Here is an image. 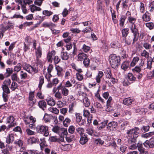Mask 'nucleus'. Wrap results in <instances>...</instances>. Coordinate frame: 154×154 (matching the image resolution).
Instances as JSON below:
<instances>
[{"instance_id":"f03ea898","label":"nucleus","mask_w":154,"mask_h":154,"mask_svg":"<svg viewBox=\"0 0 154 154\" xmlns=\"http://www.w3.org/2000/svg\"><path fill=\"white\" fill-rule=\"evenodd\" d=\"M36 132L43 134L45 137L48 136L49 133L48 127L44 125H38L35 127Z\"/></svg>"},{"instance_id":"9d476101","label":"nucleus","mask_w":154,"mask_h":154,"mask_svg":"<svg viewBox=\"0 0 154 154\" xmlns=\"http://www.w3.org/2000/svg\"><path fill=\"white\" fill-rule=\"evenodd\" d=\"M124 40L125 44L128 45H130L131 44L133 45L137 41H135L133 42V37L132 36H129L127 38H124L123 39V41Z\"/></svg>"},{"instance_id":"338daca9","label":"nucleus","mask_w":154,"mask_h":154,"mask_svg":"<svg viewBox=\"0 0 154 154\" xmlns=\"http://www.w3.org/2000/svg\"><path fill=\"white\" fill-rule=\"evenodd\" d=\"M128 20L129 23L132 24H134L136 20V18L133 17L131 16L128 19Z\"/></svg>"},{"instance_id":"58836bf2","label":"nucleus","mask_w":154,"mask_h":154,"mask_svg":"<svg viewBox=\"0 0 154 154\" xmlns=\"http://www.w3.org/2000/svg\"><path fill=\"white\" fill-rule=\"evenodd\" d=\"M39 58H36L35 62V64H36L37 66L42 67L43 66L42 62L40 60Z\"/></svg>"},{"instance_id":"603ef678","label":"nucleus","mask_w":154,"mask_h":154,"mask_svg":"<svg viewBox=\"0 0 154 154\" xmlns=\"http://www.w3.org/2000/svg\"><path fill=\"white\" fill-rule=\"evenodd\" d=\"M75 116L76 118V122L77 123H79L82 119V117L79 113H76Z\"/></svg>"},{"instance_id":"1a4fd4ad","label":"nucleus","mask_w":154,"mask_h":154,"mask_svg":"<svg viewBox=\"0 0 154 154\" xmlns=\"http://www.w3.org/2000/svg\"><path fill=\"white\" fill-rule=\"evenodd\" d=\"M79 143L82 145L85 144L88 141L89 139L88 137V135L86 133L83 134L80 136Z\"/></svg>"},{"instance_id":"2eb2a0df","label":"nucleus","mask_w":154,"mask_h":154,"mask_svg":"<svg viewBox=\"0 0 154 154\" xmlns=\"http://www.w3.org/2000/svg\"><path fill=\"white\" fill-rule=\"evenodd\" d=\"M137 137L128 135V142L129 144L134 143L137 142Z\"/></svg>"},{"instance_id":"f704fd0d","label":"nucleus","mask_w":154,"mask_h":154,"mask_svg":"<svg viewBox=\"0 0 154 154\" xmlns=\"http://www.w3.org/2000/svg\"><path fill=\"white\" fill-rule=\"evenodd\" d=\"M129 29L128 28H124L122 31V36L126 38L129 33Z\"/></svg>"},{"instance_id":"bb28decb","label":"nucleus","mask_w":154,"mask_h":154,"mask_svg":"<svg viewBox=\"0 0 154 154\" xmlns=\"http://www.w3.org/2000/svg\"><path fill=\"white\" fill-rule=\"evenodd\" d=\"M108 122V120H104L103 122H102L98 125L97 127V128L99 130H101V129L105 128L106 126H107Z\"/></svg>"},{"instance_id":"423d86ee","label":"nucleus","mask_w":154,"mask_h":154,"mask_svg":"<svg viewBox=\"0 0 154 154\" xmlns=\"http://www.w3.org/2000/svg\"><path fill=\"white\" fill-rule=\"evenodd\" d=\"M52 131L53 132L59 134L61 131H63V132H61L62 133H63L64 134L66 135L67 134V131L65 129H62L60 128L58 126L55 125L54 126L52 129Z\"/></svg>"},{"instance_id":"052dcab7","label":"nucleus","mask_w":154,"mask_h":154,"mask_svg":"<svg viewBox=\"0 0 154 154\" xmlns=\"http://www.w3.org/2000/svg\"><path fill=\"white\" fill-rule=\"evenodd\" d=\"M141 55L147 58L149 57V54L146 51L144 50L141 53Z\"/></svg>"},{"instance_id":"c03bdc74","label":"nucleus","mask_w":154,"mask_h":154,"mask_svg":"<svg viewBox=\"0 0 154 154\" xmlns=\"http://www.w3.org/2000/svg\"><path fill=\"white\" fill-rule=\"evenodd\" d=\"M70 119L68 118H66L63 121V125L65 127H67L71 122Z\"/></svg>"},{"instance_id":"6e6552de","label":"nucleus","mask_w":154,"mask_h":154,"mask_svg":"<svg viewBox=\"0 0 154 154\" xmlns=\"http://www.w3.org/2000/svg\"><path fill=\"white\" fill-rule=\"evenodd\" d=\"M14 118L13 116H10L8 117L7 119V123L10 124L8 126V129L16 125V123L14 122Z\"/></svg>"},{"instance_id":"864d4df0","label":"nucleus","mask_w":154,"mask_h":154,"mask_svg":"<svg viewBox=\"0 0 154 154\" xmlns=\"http://www.w3.org/2000/svg\"><path fill=\"white\" fill-rule=\"evenodd\" d=\"M2 88L3 93L8 94L10 93V90L8 86L2 85Z\"/></svg>"},{"instance_id":"dca6fc26","label":"nucleus","mask_w":154,"mask_h":154,"mask_svg":"<svg viewBox=\"0 0 154 154\" xmlns=\"http://www.w3.org/2000/svg\"><path fill=\"white\" fill-rule=\"evenodd\" d=\"M38 105L40 108L42 110H44L46 109L47 106L46 102L44 100L39 101L38 103Z\"/></svg>"},{"instance_id":"f8f14e48","label":"nucleus","mask_w":154,"mask_h":154,"mask_svg":"<svg viewBox=\"0 0 154 154\" xmlns=\"http://www.w3.org/2000/svg\"><path fill=\"white\" fill-rule=\"evenodd\" d=\"M59 88L61 90V93L62 95L66 96L68 95L69 92L68 90L65 86L62 85V83H61V87Z\"/></svg>"},{"instance_id":"a211bd4d","label":"nucleus","mask_w":154,"mask_h":154,"mask_svg":"<svg viewBox=\"0 0 154 154\" xmlns=\"http://www.w3.org/2000/svg\"><path fill=\"white\" fill-rule=\"evenodd\" d=\"M21 68H7L6 69L7 73H8L7 76H9L11 74L14 70L18 72L20 70Z\"/></svg>"},{"instance_id":"393cba45","label":"nucleus","mask_w":154,"mask_h":154,"mask_svg":"<svg viewBox=\"0 0 154 154\" xmlns=\"http://www.w3.org/2000/svg\"><path fill=\"white\" fill-rule=\"evenodd\" d=\"M102 2L97 3V11L101 13L104 12V10L103 8Z\"/></svg>"},{"instance_id":"680f3d73","label":"nucleus","mask_w":154,"mask_h":154,"mask_svg":"<svg viewBox=\"0 0 154 154\" xmlns=\"http://www.w3.org/2000/svg\"><path fill=\"white\" fill-rule=\"evenodd\" d=\"M29 140L31 141L32 143H35L38 142L39 139L37 137H31Z\"/></svg>"},{"instance_id":"ddd939ff","label":"nucleus","mask_w":154,"mask_h":154,"mask_svg":"<svg viewBox=\"0 0 154 154\" xmlns=\"http://www.w3.org/2000/svg\"><path fill=\"white\" fill-rule=\"evenodd\" d=\"M142 18L144 21H149L151 20V14L148 11H146L145 14L143 15Z\"/></svg>"},{"instance_id":"5701e85b","label":"nucleus","mask_w":154,"mask_h":154,"mask_svg":"<svg viewBox=\"0 0 154 154\" xmlns=\"http://www.w3.org/2000/svg\"><path fill=\"white\" fill-rule=\"evenodd\" d=\"M16 2H18L19 4H21L23 3L26 5H29L33 2L31 0H16Z\"/></svg>"},{"instance_id":"c756f323","label":"nucleus","mask_w":154,"mask_h":154,"mask_svg":"<svg viewBox=\"0 0 154 154\" xmlns=\"http://www.w3.org/2000/svg\"><path fill=\"white\" fill-rule=\"evenodd\" d=\"M126 18V17L124 15H122L119 20V25L120 26L124 27V23L125 20Z\"/></svg>"},{"instance_id":"e433bc0d","label":"nucleus","mask_w":154,"mask_h":154,"mask_svg":"<svg viewBox=\"0 0 154 154\" xmlns=\"http://www.w3.org/2000/svg\"><path fill=\"white\" fill-rule=\"evenodd\" d=\"M154 134V132H150L149 133H146L145 134H142L141 137L145 138H147L150 137L152 136Z\"/></svg>"},{"instance_id":"de8ad7c7","label":"nucleus","mask_w":154,"mask_h":154,"mask_svg":"<svg viewBox=\"0 0 154 154\" xmlns=\"http://www.w3.org/2000/svg\"><path fill=\"white\" fill-rule=\"evenodd\" d=\"M54 96L58 100L61 99L63 98L62 94L59 91H58L55 93L54 94Z\"/></svg>"},{"instance_id":"e2e57ef3","label":"nucleus","mask_w":154,"mask_h":154,"mask_svg":"<svg viewBox=\"0 0 154 154\" xmlns=\"http://www.w3.org/2000/svg\"><path fill=\"white\" fill-rule=\"evenodd\" d=\"M95 142L98 145H102L103 144L104 141L101 140L100 138H97L95 140Z\"/></svg>"},{"instance_id":"412c9836","label":"nucleus","mask_w":154,"mask_h":154,"mask_svg":"<svg viewBox=\"0 0 154 154\" xmlns=\"http://www.w3.org/2000/svg\"><path fill=\"white\" fill-rule=\"evenodd\" d=\"M48 105L51 106H54L55 104V102L53 99L51 97H48L46 99Z\"/></svg>"},{"instance_id":"6ab92c4d","label":"nucleus","mask_w":154,"mask_h":154,"mask_svg":"<svg viewBox=\"0 0 154 154\" xmlns=\"http://www.w3.org/2000/svg\"><path fill=\"white\" fill-rule=\"evenodd\" d=\"M12 149V146H6L5 149L2 150V152L4 154H11Z\"/></svg>"},{"instance_id":"3c124183","label":"nucleus","mask_w":154,"mask_h":154,"mask_svg":"<svg viewBox=\"0 0 154 154\" xmlns=\"http://www.w3.org/2000/svg\"><path fill=\"white\" fill-rule=\"evenodd\" d=\"M150 127L149 125H143L141 128L140 130L142 132L145 133L148 131L149 130Z\"/></svg>"},{"instance_id":"13d9d810","label":"nucleus","mask_w":154,"mask_h":154,"mask_svg":"<svg viewBox=\"0 0 154 154\" xmlns=\"http://www.w3.org/2000/svg\"><path fill=\"white\" fill-rule=\"evenodd\" d=\"M11 79L14 81H15L19 83H20V82L19 81V79L18 77L17 76V74H13L11 77Z\"/></svg>"},{"instance_id":"f257e3e1","label":"nucleus","mask_w":154,"mask_h":154,"mask_svg":"<svg viewBox=\"0 0 154 154\" xmlns=\"http://www.w3.org/2000/svg\"><path fill=\"white\" fill-rule=\"evenodd\" d=\"M109 61L111 67H118L120 65L121 59L119 56L114 54H110L109 56Z\"/></svg>"},{"instance_id":"6e6d98bb","label":"nucleus","mask_w":154,"mask_h":154,"mask_svg":"<svg viewBox=\"0 0 154 154\" xmlns=\"http://www.w3.org/2000/svg\"><path fill=\"white\" fill-rule=\"evenodd\" d=\"M53 13L52 12L47 10H44L42 12V14L43 15L48 17H49L52 15Z\"/></svg>"},{"instance_id":"473e14b6","label":"nucleus","mask_w":154,"mask_h":154,"mask_svg":"<svg viewBox=\"0 0 154 154\" xmlns=\"http://www.w3.org/2000/svg\"><path fill=\"white\" fill-rule=\"evenodd\" d=\"M139 60L138 57H134L133 58L132 61L130 63V66L131 67L134 66Z\"/></svg>"},{"instance_id":"9b49d317","label":"nucleus","mask_w":154,"mask_h":154,"mask_svg":"<svg viewBox=\"0 0 154 154\" xmlns=\"http://www.w3.org/2000/svg\"><path fill=\"white\" fill-rule=\"evenodd\" d=\"M6 142L9 144L12 143L14 140V135L13 134H9L6 138Z\"/></svg>"},{"instance_id":"7ed1b4c3","label":"nucleus","mask_w":154,"mask_h":154,"mask_svg":"<svg viewBox=\"0 0 154 154\" xmlns=\"http://www.w3.org/2000/svg\"><path fill=\"white\" fill-rule=\"evenodd\" d=\"M131 32L133 34V42L135 41H137L138 39L139 33L138 29L136 28V26L135 24L134 26H131Z\"/></svg>"},{"instance_id":"ea45409f","label":"nucleus","mask_w":154,"mask_h":154,"mask_svg":"<svg viewBox=\"0 0 154 154\" xmlns=\"http://www.w3.org/2000/svg\"><path fill=\"white\" fill-rule=\"evenodd\" d=\"M44 78L43 76H40L39 78V84L38 88L40 90L41 89L42 85L44 83Z\"/></svg>"},{"instance_id":"a19ab883","label":"nucleus","mask_w":154,"mask_h":154,"mask_svg":"<svg viewBox=\"0 0 154 154\" xmlns=\"http://www.w3.org/2000/svg\"><path fill=\"white\" fill-rule=\"evenodd\" d=\"M128 0H122V9H125L127 8L128 6Z\"/></svg>"},{"instance_id":"20e7f679","label":"nucleus","mask_w":154,"mask_h":154,"mask_svg":"<svg viewBox=\"0 0 154 154\" xmlns=\"http://www.w3.org/2000/svg\"><path fill=\"white\" fill-rule=\"evenodd\" d=\"M140 129L137 127H135L133 128L128 130L126 134H127L132 136H134L136 137H138V134L140 133Z\"/></svg>"},{"instance_id":"7c9ffc66","label":"nucleus","mask_w":154,"mask_h":154,"mask_svg":"<svg viewBox=\"0 0 154 154\" xmlns=\"http://www.w3.org/2000/svg\"><path fill=\"white\" fill-rule=\"evenodd\" d=\"M132 70L133 72L134 73L136 72L138 73V75L137 76L138 79H140L142 77V74L140 73H139V72L141 71L140 68H134Z\"/></svg>"},{"instance_id":"4d7b16f0","label":"nucleus","mask_w":154,"mask_h":154,"mask_svg":"<svg viewBox=\"0 0 154 154\" xmlns=\"http://www.w3.org/2000/svg\"><path fill=\"white\" fill-rule=\"evenodd\" d=\"M129 126V122L128 121H124L121 125L122 128L124 130L126 127Z\"/></svg>"},{"instance_id":"5fc2aeb1","label":"nucleus","mask_w":154,"mask_h":154,"mask_svg":"<svg viewBox=\"0 0 154 154\" xmlns=\"http://www.w3.org/2000/svg\"><path fill=\"white\" fill-rule=\"evenodd\" d=\"M11 83V81L10 79H7L5 80L3 82V84L2 85L8 87Z\"/></svg>"},{"instance_id":"0e129e2a","label":"nucleus","mask_w":154,"mask_h":154,"mask_svg":"<svg viewBox=\"0 0 154 154\" xmlns=\"http://www.w3.org/2000/svg\"><path fill=\"white\" fill-rule=\"evenodd\" d=\"M130 64V63L129 61H125L122 63L121 67H129Z\"/></svg>"},{"instance_id":"b1692460","label":"nucleus","mask_w":154,"mask_h":154,"mask_svg":"<svg viewBox=\"0 0 154 154\" xmlns=\"http://www.w3.org/2000/svg\"><path fill=\"white\" fill-rule=\"evenodd\" d=\"M83 105L86 107H88L90 104V101L88 97H85L83 99Z\"/></svg>"},{"instance_id":"a878e982","label":"nucleus","mask_w":154,"mask_h":154,"mask_svg":"<svg viewBox=\"0 0 154 154\" xmlns=\"http://www.w3.org/2000/svg\"><path fill=\"white\" fill-rule=\"evenodd\" d=\"M60 57L63 60H67L69 58V54L67 52H62L60 54Z\"/></svg>"},{"instance_id":"2f4dec72","label":"nucleus","mask_w":154,"mask_h":154,"mask_svg":"<svg viewBox=\"0 0 154 154\" xmlns=\"http://www.w3.org/2000/svg\"><path fill=\"white\" fill-rule=\"evenodd\" d=\"M25 70L29 73L32 74L37 73L38 72L37 68H24Z\"/></svg>"},{"instance_id":"69168bd1","label":"nucleus","mask_w":154,"mask_h":154,"mask_svg":"<svg viewBox=\"0 0 154 154\" xmlns=\"http://www.w3.org/2000/svg\"><path fill=\"white\" fill-rule=\"evenodd\" d=\"M20 77L21 79H25L27 77V74L23 71H21Z\"/></svg>"},{"instance_id":"39448f33","label":"nucleus","mask_w":154,"mask_h":154,"mask_svg":"<svg viewBox=\"0 0 154 154\" xmlns=\"http://www.w3.org/2000/svg\"><path fill=\"white\" fill-rule=\"evenodd\" d=\"M117 123L115 122H111L107 124L106 128L108 131H113L116 130V127L117 126Z\"/></svg>"},{"instance_id":"37998d69","label":"nucleus","mask_w":154,"mask_h":154,"mask_svg":"<svg viewBox=\"0 0 154 154\" xmlns=\"http://www.w3.org/2000/svg\"><path fill=\"white\" fill-rule=\"evenodd\" d=\"M90 47L85 44H83L82 48V49L85 52H88L90 50Z\"/></svg>"},{"instance_id":"72a5a7b5","label":"nucleus","mask_w":154,"mask_h":154,"mask_svg":"<svg viewBox=\"0 0 154 154\" xmlns=\"http://www.w3.org/2000/svg\"><path fill=\"white\" fill-rule=\"evenodd\" d=\"M86 133L91 136H97V135L95 134L96 132L92 129L88 128L86 130Z\"/></svg>"},{"instance_id":"cd10ccee","label":"nucleus","mask_w":154,"mask_h":154,"mask_svg":"<svg viewBox=\"0 0 154 154\" xmlns=\"http://www.w3.org/2000/svg\"><path fill=\"white\" fill-rule=\"evenodd\" d=\"M36 58H40L42 55V49L41 47L39 46L36 49L35 52Z\"/></svg>"},{"instance_id":"bf43d9fd","label":"nucleus","mask_w":154,"mask_h":154,"mask_svg":"<svg viewBox=\"0 0 154 154\" xmlns=\"http://www.w3.org/2000/svg\"><path fill=\"white\" fill-rule=\"evenodd\" d=\"M145 25L150 30L153 29L154 27V24L152 22L146 23Z\"/></svg>"},{"instance_id":"4c0bfd02","label":"nucleus","mask_w":154,"mask_h":154,"mask_svg":"<svg viewBox=\"0 0 154 154\" xmlns=\"http://www.w3.org/2000/svg\"><path fill=\"white\" fill-rule=\"evenodd\" d=\"M17 87L18 85L17 83L13 81L11 85V86L10 87V88L12 91H14L17 89Z\"/></svg>"},{"instance_id":"c9c22d12","label":"nucleus","mask_w":154,"mask_h":154,"mask_svg":"<svg viewBox=\"0 0 154 154\" xmlns=\"http://www.w3.org/2000/svg\"><path fill=\"white\" fill-rule=\"evenodd\" d=\"M128 77L129 81H132V83L134 82L136 79V77L131 73H129L128 74Z\"/></svg>"},{"instance_id":"09e8293b","label":"nucleus","mask_w":154,"mask_h":154,"mask_svg":"<svg viewBox=\"0 0 154 154\" xmlns=\"http://www.w3.org/2000/svg\"><path fill=\"white\" fill-rule=\"evenodd\" d=\"M48 110L56 114L58 113L59 112V110L57 108L52 107H50L48 108Z\"/></svg>"},{"instance_id":"49530a36","label":"nucleus","mask_w":154,"mask_h":154,"mask_svg":"<svg viewBox=\"0 0 154 154\" xmlns=\"http://www.w3.org/2000/svg\"><path fill=\"white\" fill-rule=\"evenodd\" d=\"M72 146L71 145L69 144H66L62 146L61 148L63 151H67L71 149Z\"/></svg>"},{"instance_id":"8fccbe9b","label":"nucleus","mask_w":154,"mask_h":154,"mask_svg":"<svg viewBox=\"0 0 154 154\" xmlns=\"http://www.w3.org/2000/svg\"><path fill=\"white\" fill-rule=\"evenodd\" d=\"M76 131L80 135V136L82 135L83 134H85L84 129L83 128L81 127L78 128L76 129Z\"/></svg>"},{"instance_id":"a18cd8bd","label":"nucleus","mask_w":154,"mask_h":154,"mask_svg":"<svg viewBox=\"0 0 154 154\" xmlns=\"http://www.w3.org/2000/svg\"><path fill=\"white\" fill-rule=\"evenodd\" d=\"M93 30V29L90 26H87L83 29L82 32L84 33H87L91 32Z\"/></svg>"},{"instance_id":"aec40b11","label":"nucleus","mask_w":154,"mask_h":154,"mask_svg":"<svg viewBox=\"0 0 154 154\" xmlns=\"http://www.w3.org/2000/svg\"><path fill=\"white\" fill-rule=\"evenodd\" d=\"M110 48H117L120 47V43L118 41L115 40L112 42L110 44Z\"/></svg>"},{"instance_id":"c85d7f7f","label":"nucleus","mask_w":154,"mask_h":154,"mask_svg":"<svg viewBox=\"0 0 154 154\" xmlns=\"http://www.w3.org/2000/svg\"><path fill=\"white\" fill-rule=\"evenodd\" d=\"M87 57V55L83 53H80L78 55V58L80 61L84 60Z\"/></svg>"},{"instance_id":"4468645a","label":"nucleus","mask_w":154,"mask_h":154,"mask_svg":"<svg viewBox=\"0 0 154 154\" xmlns=\"http://www.w3.org/2000/svg\"><path fill=\"white\" fill-rule=\"evenodd\" d=\"M56 53L55 51L53 50L50 52H49L47 55V59L48 62L51 63L52 61V57L53 56H54Z\"/></svg>"},{"instance_id":"f3484780","label":"nucleus","mask_w":154,"mask_h":154,"mask_svg":"<svg viewBox=\"0 0 154 154\" xmlns=\"http://www.w3.org/2000/svg\"><path fill=\"white\" fill-rule=\"evenodd\" d=\"M133 99L131 97L126 98L123 100V103L126 105L129 106L131 105L133 101Z\"/></svg>"},{"instance_id":"79ce46f5","label":"nucleus","mask_w":154,"mask_h":154,"mask_svg":"<svg viewBox=\"0 0 154 154\" xmlns=\"http://www.w3.org/2000/svg\"><path fill=\"white\" fill-rule=\"evenodd\" d=\"M121 56L124 59L128 57V55L126 53V51L123 48H121Z\"/></svg>"},{"instance_id":"774afa93","label":"nucleus","mask_w":154,"mask_h":154,"mask_svg":"<svg viewBox=\"0 0 154 154\" xmlns=\"http://www.w3.org/2000/svg\"><path fill=\"white\" fill-rule=\"evenodd\" d=\"M140 152L139 154H148V152L145 151V149L143 147L138 149Z\"/></svg>"},{"instance_id":"0eeeda50","label":"nucleus","mask_w":154,"mask_h":154,"mask_svg":"<svg viewBox=\"0 0 154 154\" xmlns=\"http://www.w3.org/2000/svg\"><path fill=\"white\" fill-rule=\"evenodd\" d=\"M7 23V25L5 26H3L1 28V30L2 33L5 32L7 30H10L11 29H12L14 27V24L11 22V21L8 20Z\"/></svg>"},{"instance_id":"4be33fe9","label":"nucleus","mask_w":154,"mask_h":154,"mask_svg":"<svg viewBox=\"0 0 154 154\" xmlns=\"http://www.w3.org/2000/svg\"><path fill=\"white\" fill-rule=\"evenodd\" d=\"M103 75V73L102 71H99L96 77V80L97 83H100L101 81V79Z\"/></svg>"}]
</instances>
